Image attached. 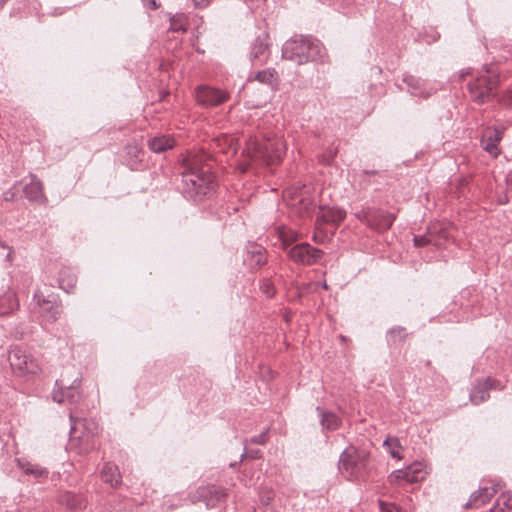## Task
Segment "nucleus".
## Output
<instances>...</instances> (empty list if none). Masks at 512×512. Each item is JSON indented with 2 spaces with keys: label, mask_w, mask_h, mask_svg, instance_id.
<instances>
[{
  "label": "nucleus",
  "mask_w": 512,
  "mask_h": 512,
  "mask_svg": "<svg viewBox=\"0 0 512 512\" xmlns=\"http://www.w3.org/2000/svg\"><path fill=\"white\" fill-rule=\"evenodd\" d=\"M182 191L195 200L208 195L214 189V175L204 152L188 153L182 162Z\"/></svg>",
  "instance_id": "nucleus-1"
},
{
  "label": "nucleus",
  "mask_w": 512,
  "mask_h": 512,
  "mask_svg": "<svg viewBox=\"0 0 512 512\" xmlns=\"http://www.w3.org/2000/svg\"><path fill=\"white\" fill-rule=\"evenodd\" d=\"M325 56L326 51L322 43L309 36H294L282 47V57L298 65L310 61H323Z\"/></svg>",
  "instance_id": "nucleus-2"
},
{
  "label": "nucleus",
  "mask_w": 512,
  "mask_h": 512,
  "mask_svg": "<svg viewBox=\"0 0 512 512\" xmlns=\"http://www.w3.org/2000/svg\"><path fill=\"white\" fill-rule=\"evenodd\" d=\"M71 422L70 439L68 448L77 454H87L97 446L96 436L99 428L92 419H77L71 411L69 414Z\"/></svg>",
  "instance_id": "nucleus-3"
},
{
  "label": "nucleus",
  "mask_w": 512,
  "mask_h": 512,
  "mask_svg": "<svg viewBox=\"0 0 512 512\" xmlns=\"http://www.w3.org/2000/svg\"><path fill=\"white\" fill-rule=\"evenodd\" d=\"M8 361L16 377L29 379L41 372L38 358L25 346H11L8 350Z\"/></svg>",
  "instance_id": "nucleus-4"
},
{
  "label": "nucleus",
  "mask_w": 512,
  "mask_h": 512,
  "mask_svg": "<svg viewBox=\"0 0 512 512\" xmlns=\"http://www.w3.org/2000/svg\"><path fill=\"white\" fill-rule=\"evenodd\" d=\"M247 152L254 159H260L266 164H275L282 160L286 152V144L282 137L276 135L265 138L261 142L251 138L247 142Z\"/></svg>",
  "instance_id": "nucleus-5"
},
{
  "label": "nucleus",
  "mask_w": 512,
  "mask_h": 512,
  "mask_svg": "<svg viewBox=\"0 0 512 512\" xmlns=\"http://www.w3.org/2000/svg\"><path fill=\"white\" fill-rule=\"evenodd\" d=\"M499 83L498 71L493 66H485L484 71L468 84L471 99L477 104L490 101L495 96Z\"/></svg>",
  "instance_id": "nucleus-6"
},
{
  "label": "nucleus",
  "mask_w": 512,
  "mask_h": 512,
  "mask_svg": "<svg viewBox=\"0 0 512 512\" xmlns=\"http://www.w3.org/2000/svg\"><path fill=\"white\" fill-rule=\"evenodd\" d=\"M369 456L365 449L349 446L340 455L339 470L350 478L358 479L366 473Z\"/></svg>",
  "instance_id": "nucleus-7"
},
{
  "label": "nucleus",
  "mask_w": 512,
  "mask_h": 512,
  "mask_svg": "<svg viewBox=\"0 0 512 512\" xmlns=\"http://www.w3.org/2000/svg\"><path fill=\"white\" fill-rule=\"evenodd\" d=\"M79 384V373L74 368L68 369L56 380L52 399L58 403L73 404L78 402L80 399Z\"/></svg>",
  "instance_id": "nucleus-8"
},
{
  "label": "nucleus",
  "mask_w": 512,
  "mask_h": 512,
  "mask_svg": "<svg viewBox=\"0 0 512 512\" xmlns=\"http://www.w3.org/2000/svg\"><path fill=\"white\" fill-rule=\"evenodd\" d=\"M21 191L29 201L37 203H45L47 201L43 191V184L34 174H30L28 179L25 178L15 183L11 189L4 193V199L6 201L16 200L20 197Z\"/></svg>",
  "instance_id": "nucleus-9"
},
{
  "label": "nucleus",
  "mask_w": 512,
  "mask_h": 512,
  "mask_svg": "<svg viewBox=\"0 0 512 512\" xmlns=\"http://www.w3.org/2000/svg\"><path fill=\"white\" fill-rule=\"evenodd\" d=\"M356 217L363 224L378 232L388 230L395 220V216L393 214L375 208L363 209L356 214Z\"/></svg>",
  "instance_id": "nucleus-10"
},
{
  "label": "nucleus",
  "mask_w": 512,
  "mask_h": 512,
  "mask_svg": "<svg viewBox=\"0 0 512 512\" xmlns=\"http://www.w3.org/2000/svg\"><path fill=\"white\" fill-rule=\"evenodd\" d=\"M287 254L293 262L309 266L318 263L323 257L324 252L308 243H300L291 247Z\"/></svg>",
  "instance_id": "nucleus-11"
},
{
  "label": "nucleus",
  "mask_w": 512,
  "mask_h": 512,
  "mask_svg": "<svg viewBox=\"0 0 512 512\" xmlns=\"http://www.w3.org/2000/svg\"><path fill=\"white\" fill-rule=\"evenodd\" d=\"M449 237L448 224L433 223L428 227L425 234L414 236L413 241L417 247H424L428 244L440 247L442 240H447Z\"/></svg>",
  "instance_id": "nucleus-12"
},
{
  "label": "nucleus",
  "mask_w": 512,
  "mask_h": 512,
  "mask_svg": "<svg viewBox=\"0 0 512 512\" xmlns=\"http://www.w3.org/2000/svg\"><path fill=\"white\" fill-rule=\"evenodd\" d=\"M195 97L201 106L215 107L226 102L230 98V94L220 88L200 85L195 89Z\"/></svg>",
  "instance_id": "nucleus-13"
},
{
  "label": "nucleus",
  "mask_w": 512,
  "mask_h": 512,
  "mask_svg": "<svg viewBox=\"0 0 512 512\" xmlns=\"http://www.w3.org/2000/svg\"><path fill=\"white\" fill-rule=\"evenodd\" d=\"M426 472L422 463L416 462L406 467L393 471L389 476V481L395 483L399 480H404L408 483H416L424 480Z\"/></svg>",
  "instance_id": "nucleus-14"
},
{
  "label": "nucleus",
  "mask_w": 512,
  "mask_h": 512,
  "mask_svg": "<svg viewBox=\"0 0 512 512\" xmlns=\"http://www.w3.org/2000/svg\"><path fill=\"white\" fill-rule=\"evenodd\" d=\"M346 217V212L338 207H320L317 215L316 227L322 224H340Z\"/></svg>",
  "instance_id": "nucleus-15"
},
{
  "label": "nucleus",
  "mask_w": 512,
  "mask_h": 512,
  "mask_svg": "<svg viewBox=\"0 0 512 512\" xmlns=\"http://www.w3.org/2000/svg\"><path fill=\"white\" fill-rule=\"evenodd\" d=\"M290 195L289 205L291 208L299 214V216L304 217L311 213L313 210V202L304 197L303 189L296 190L295 192H288Z\"/></svg>",
  "instance_id": "nucleus-16"
},
{
  "label": "nucleus",
  "mask_w": 512,
  "mask_h": 512,
  "mask_svg": "<svg viewBox=\"0 0 512 512\" xmlns=\"http://www.w3.org/2000/svg\"><path fill=\"white\" fill-rule=\"evenodd\" d=\"M504 133L503 127H495L494 129H488L481 140L482 148L493 155L494 157H497L499 154L498 144L502 139V135Z\"/></svg>",
  "instance_id": "nucleus-17"
},
{
  "label": "nucleus",
  "mask_w": 512,
  "mask_h": 512,
  "mask_svg": "<svg viewBox=\"0 0 512 512\" xmlns=\"http://www.w3.org/2000/svg\"><path fill=\"white\" fill-rule=\"evenodd\" d=\"M496 381L490 377L475 383L470 392V401L474 405L489 399V391L494 388Z\"/></svg>",
  "instance_id": "nucleus-18"
},
{
  "label": "nucleus",
  "mask_w": 512,
  "mask_h": 512,
  "mask_svg": "<svg viewBox=\"0 0 512 512\" xmlns=\"http://www.w3.org/2000/svg\"><path fill=\"white\" fill-rule=\"evenodd\" d=\"M19 308V300L16 292L8 288L0 294V316L13 313Z\"/></svg>",
  "instance_id": "nucleus-19"
},
{
  "label": "nucleus",
  "mask_w": 512,
  "mask_h": 512,
  "mask_svg": "<svg viewBox=\"0 0 512 512\" xmlns=\"http://www.w3.org/2000/svg\"><path fill=\"white\" fill-rule=\"evenodd\" d=\"M267 39V35L259 36L255 39L250 51V60L252 62H261L267 57L269 47Z\"/></svg>",
  "instance_id": "nucleus-20"
},
{
  "label": "nucleus",
  "mask_w": 512,
  "mask_h": 512,
  "mask_svg": "<svg viewBox=\"0 0 512 512\" xmlns=\"http://www.w3.org/2000/svg\"><path fill=\"white\" fill-rule=\"evenodd\" d=\"M175 145V139L170 135L155 136L148 141V147L154 153H162L172 149Z\"/></svg>",
  "instance_id": "nucleus-21"
},
{
  "label": "nucleus",
  "mask_w": 512,
  "mask_h": 512,
  "mask_svg": "<svg viewBox=\"0 0 512 512\" xmlns=\"http://www.w3.org/2000/svg\"><path fill=\"white\" fill-rule=\"evenodd\" d=\"M495 492V490H491L487 487L480 488L471 494L469 500L465 503L464 507H480L484 505L486 502H488Z\"/></svg>",
  "instance_id": "nucleus-22"
},
{
  "label": "nucleus",
  "mask_w": 512,
  "mask_h": 512,
  "mask_svg": "<svg viewBox=\"0 0 512 512\" xmlns=\"http://www.w3.org/2000/svg\"><path fill=\"white\" fill-rule=\"evenodd\" d=\"M57 298H59L58 295L46 284L38 287L33 295V301L39 309L45 305L51 304L52 300H57Z\"/></svg>",
  "instance_id": "nucleus-23"
},
{
  "label": "nucleus",
  "mask_w": 512,
  "mask_h": 512,
  "mask_svg": "<svg viewBox=\"0 0 512 512\" xmlns=\"http://www.w3.org/2000/svg\"><path fill=\"white\" fill-rule=\"evenodd\" d=\"M17 465L21 468L25 474L30 475L36 479L47 477L48 471L46 468L41 467L38 464L31 463L25 459H16Z\"/></svg>",
  "instance_id": "nucleus-24"
},
{
  "label": "nucleus",
  "mask_w": 512,
  "mask_h": 512,
  "mask_svg": "<svg viewBox=\"0 0 512 512\" xmlns=\"http://www.w3.org/2000/svg\"><path fill=\"white\" fill-rule=\"evenodd\" d=\"M58 499L60 504L66 506L70 510L81 509L85 506L83 498L70 491L60 493Z\"/></svg>",
  "instance_id": "nucleus-25"
},
{
  "label": "nucleus",
  "mask_w": 512,
  "mask_h": 512,
  "mask_svg": "<svg viewBox=\"0 0 512 512\" xmlns=\"http://www.w3.org/2000/svg\"><path fill=\"white\" fill-rule=\"evenodd\" d=\"M101 478L105 483L110 484L112 487L117 486L121 482L119 469L112 463H105L103 465Z\"/></svg>",
  "instance_id": "nucleus-26"
},
{
  "label": "nucleus",
  "mask_w": 512,
  "mask_h": 512,
  "mask_svg": "<svg viewBox=\"0 0 512 512\" xmlns=\"http://www.w3.org/2000/svg\"><path fill=\"white\" fill-rule=\"evenodd\" d=\"M403 81L407 84L411 95L417 97L427 98L430 96V92L426 91L423 87V83L420 79L416 78L413 75H406L403 78Z\"/></svg>",
  "instance_id": "nucleus-27"
},
{
  "label": "nucleus",
  "mask_w": 512,
  "mask_h": 512,
  "mask_svg": "<svg viewBox=\"0 0 512 512\" xmlns=\"http://www.w3.org/2000/svg\"><path fill=\"white\" fill-rule=\"evenodd\" d=\"M247 261L251 267H261L267 262L265 249L261 246L254 245L248 250Z\"/></svg>",
  "instance_id": "nucleus-28"
},
{
  "label": "nucleus",
  "mask_w": 512,
  "mask_h": 512,
  "mask_svg": "<svg viewBox=\"0 0 512 512\" xmlns=\"http://www.w3.org/2000/svg\"><path fill=\"white\" fill-rule=\"evenodd\" d=\"M39 312L50 322H55L62 313L61 302L59 298L52 300L51 304L45 305L39 309Z\"/></svg>",
  "instance_id": "nucleus-29"
},
{
  "label": "nucleus",
  "mask_w": 512,
  "mask_h": 512,
  "mask_svg": "<svg viewBox=\"0 0 512 512\" xmlns=\"http://www.w3.org/2000/svg\"><path fill=\"white\" fill-rule=\"evenodd\" d=\"M317 411L321 416V425L324 429L334 431L340 426V419L332 412H325L320 407H317Z\"/></svg>",
  "instance_id": "nucleus-30"
},
{
  "label": "nucleus",
  "mask_w": 512,
  "mask_h": 512,
  "mask_svg": "<svg viewBox=\"0 0 512 512\" xmlns=\"http://www.w3.org/2000/svg\"><path fill=\"white\" fill-rule=\"evenodd\" d=\"M490 512H512V493H502L490 508Z\"/></svg>",
  "instance_id": "nucleus-31"
},
{
  "label": "nucleus",
  "mask_w": 512,
  "mask_h": 512,
  "mask_svg": "<svg viewBox=\"0 0 512 512\" xmlns=\"http://www.w3.org/2000/svg\"><path fill=\"white\" fill-rule=\"evenodd\" d=\"M277 234H278L279 239L282 242L283 249H287V247L291 243L295 242L299 237V234L297 231L290 229V228H286V227H278Z\"/></svg>",
  "instance_id": "nucleus-32"
},
{
  "label": "nucleus",
  "mask_w": 512,
  "mask_h": 512,
  "mask_svg": "<svg viewBox=\"0 0 512 512\" xmlns=\"http://www.w3.org/2000/svg\"><path fill=\"white\" fill-rule=\"evenodd\" d=\"M255 79L262 84L274 86L278 81V73L275 71V69L267 68L257 72Z\"/></svg>",
  "instance_id": "nucleus-33"
},
{
  "label": "nucleus",
  "mask_w": 512,
  "mask_h": 512,
  "mask_svg": "<svg viewBox=\"0 0 512 512\" xmlns=\"http://www.w3.org/2000/svg\"><path fill=\"white\" fill-rule=\"evenodd\" d=\"M384 447L388 451V453L393 458L401 459V455L399 454V450L401 448V445L399 443V440L395 437H388L385 439L383 443Z\"/></svg>",
  "instance_id": "nucleus-34"
},
{
  "label": "nucleus",
  "mask_w": 512,
  "mask_h": 512,
  "mask_svg": "<svg viewBox=\"0 0 512 512\" xmlns=\"http://www.w3.org/2000/svg\"><path fill=\"white\" fill-rule=\"evenodd\" d=\"M260 290L268 298L273 297L276 292L274 284L269 278H265L261 281Z\"/></svg>",
  "instance_id": "nucleus-35"
},
{
  "label": "nucleus",
  "mask_w": 512,
  "mask_h": 512,
  "mask_svg": "<svg viewBox=\"0 0 512 512\" xmlns=\"http://www.w3.org/2000/svg\"><path fill=\"white\" fill-rule=\"evenodd\" d=\"M218 142H219V146L222 145V142H223V144H227L229 151H231L233 154H235L239 148L238 139H236L232 136H225V137H223V139H219Z\"/></svg>",
  "instance_id": "nucleus-36"
},
{
  "label": "nucleus",
  "mask_w": 512,
  "mask_h": 512,
  "mask_svg": "<svg viewBox=\"0 0 512 512\" xmlns=\"http://www.w3.org/2000/svg\"><path fill=\"white\" fill-rule=\"evenodd\" d=\"M170 29L175 32H185L186 31V19L184 16H179L177 18H173L171 20Z\"/></svg>",
  "instance_id": "nucleus-37"
},
{
  "label": "nucleus",
  "mask_w": 512,
  "mask_h": 512,
  "mask_svg": "<svg viewBox=\"0 0 512 512\" xmlns=\"http://www.w3.org/2000/svg\"><path fill=\"white\" fill-rule=\"evenodd\" d=\"M208 493L213 495L217 501H222L226 497V492L222 488L210 487Z\"/></svg>",
  "instance_id": "nucleus-38"
},
{
  "label": "nucleus",
  "mask_w": 512,
  "mask_h": 512,
  "mask_svg": "<svg viewBox=\"0 0 512 512\" xmlns=\"http://www.w3.org/2000/svg\"><path fill=\"white\" fill-rule=\"evenodd\" d=\"M267 440H268V430H265L262 433H260L259 435L253 436L250 439V442L254 443V444L264 445L267 442Z\"/></svg>",
  "instance_id": "nucleus-39"
},
{
  "label": "nucleus",
  "mask_w": 512,
  "mask_h": 512,
  "mask_svg": "<svg viewBox=\"0 0 512 512\" xmlns=\"http://www.w3.org/2000/svg\"><path fill=\"white\" fill-rule=\"evenodd\" d=\"M388 335L390 338H396L399 337L400 339H403L406 337L405 328L403 327H394L389 330Z\"/></svg>",
  "instance_id": "nucleus-40"
},
{
  "label": "nucleus",
  "mask_w": 512,
  "mask_h": 512,
  "mask_svg": "<svg viewBox=\"0 0 512 512\" xmlns=\"http://www.w3.org/2000/svg\"><path fill=\"white\" fill-rule=\"evenodd\" d=\"M381 512H401L394 504L379 501Z\"/></svg>",
  "instance_id": "nucleus-41"
},
{
  "label": "nucleus",
  "mask_w": 512,
  "mask_h": 512,
  "mask_svg": "<svg viewBox=\"0 0 512 512\" xmlns=\"http://www.w3.org/2000/svg\"><path fill=\"white\" fill-rule=\"evenodd\" d=\"M75 282V278L72 277L71 279H69L67 285H65L64 279L62 277L59 279L60 287L64 289L66 292H69L70 289H72L75 286Z\"/></svg>",
  "instance_id": "nucleus-42"
},
{
  "label": "nucleus",
  "mask_w": 512,
  "mask_h": 512,
  "mask_svg": "<svg viewBox=\"0 0 512 512\" xmlns=\"http://www.w3.org/2000/svg\"><path fill=\"white\" fill-rule=\"evenodd\" d=\"M244 457H249L251 459H258L261 457V452L259 449H251V450H247L245 453H243L241 455V458L243 459Z\"/></svg>",
  "instance_id": "nucleus-43"
},
{
  "label": "nucleus",
  "mask_w": 512,
  "mask_h": 512,
  "mask_svg": "<svg viewBox=\"0 0 512 512\" xmlns=\"http://www.w3.org/2000/svg\"><path fill=\"white\" fill-rule=\"evenodd\" d=\"M500 102L505 104V105H508V106H512V90L511 91H508L506 92L500 99Z\"/></svg>",
  "instance_id": "nucleus-44"
},
{
  "label": "nucleus",
  "mask_w": 512,
  "mask_h": 512,
  "mask_svg": "<svg viewBox=\"0 0 512 512\" xmlns=\"http://www.w3.org/2000/svg\"><path fill=\"white\" fill-rule=\"evenodd\" d=\"M192 2L196 8H205L210 4L211 0H192Z\"/></svg>",
  "instance_id": "nucleus-45"
},
{
  "label": "nucleus",
  "mask_w": 512,
  "mask_h": 512,
  "mask_svg": "<svg viewBox=\"0 0 512 512\" xmlns=\"http://www.w3.org/2000/svg\"><path fill=\"white\" fill-rule=\"evenodd\" d=\"M128 154L133 155L137 160H139V154L141 153V149L139 147H128Z\"/></svg>",
  "instance_id": "nucleus-46"
},
{
  "label": "nucleus",
  "mask_w": 512,
  "mask_h": 512,
  "mask_svg": "<svg viewBox=\"0 0 512 512\" xmlns=\"http://www.w3.org/2000/svg\"><path fill=\"white\" fill-rule=\"evenodd\" d=\"M142 1L145 5L149 6L153 10L158 8V5L156 4L155 0H142Z\"/></svg>",
  "instance_id": "nucleus-47"
},
{
  "label": "nucleus",
  "mask_w": 512,
  "mask_h": 512,
  "mask_svg": "<svg viewBox=\"0 0 512 512\" xmlns=\"http://www.w3.org/2000/svg\"><path fill=\"white\" fill-rule=\"evenodd\" d=\"M312 240L315 242V243H323L324 242V237L323 236H318L316 233L313 235L312 237Z\"/></svg>",
  "instance_id": "nucleus-48"
},
{
  "label": "nucleus",
  "mask_w": 512,
  "mask_h": 512,
  "mask_svg": "<svg viewBox=\"0 0 512 512\" xmlns=\"http://www.w3.org/2000/svg\"><path fill=\"white\" fill-rule=\"evenodd\" d=\"M11 252H12V250H11V248H9V251H8V253L6 254V259H7V260H10V259H11Z\"/></svg>",
  "instance_id": "nucleus-49"
},
{
  "label": "nucleus",
  "mask_w": 512,
  "mask_h": 512,
  "mask_svg": "<svg viewBox=\"0 0 512 512\" xmlns=\"http://www.w3.org/2000/svg\"><path fill=\"white\" fill-rule=\"evenodd\" d=\"M243 1L246 2L249 5H252V4L255 3L256 0H243Z\"/></svg>",
  "instance_id": "nucleus-50"
},
{
  "label": "nucleus",
  "mask_w": 512,
  "mask_h": 512,
  "mask_svg": "<svg viewBox=\"0 0 512 512\" xmlns=\"http://www.w3.org/2000/svg\"><path fill=\"white\" fill-rule=\"evenodd\" d=\"M8 0H0V9L3 8V6L5 5V3L7 2Z\"/></svg>",
  "instance_id": "nucleus-51"
},
{
  "label": "nucleus",
  "mask_w": 512,
  "mask_h": 512,
  "mask_svg": "<svg viewBox=\"0 0 512 512\" xmlns=\"http://www.w3.org/2000/svg\"><path fill=\"white\" fill-rule=\"evenodd\" d=\"M313 284L312 283H308L307 285H305L304 287V291L308 290Z\"/></svg>",
  "instance_id": "nucleus-52"
},
{
  "label": "nucleus",
  "mask_w": 512,
  "mask_h": 512,
  "mask_svg": "<svg viewBox=\"0 0 512 512\" xmlns=\"http://www.w3.org/2000/svg\"><path fill=\"white\" fill-rule=\"evenodd\" d=\"M321 286H322V288H323V289H328V285H327V283H326V282H323V283L321 284Z\"/></svg>",
  "instance_id": "nucleus-53"
}]
</instances>
